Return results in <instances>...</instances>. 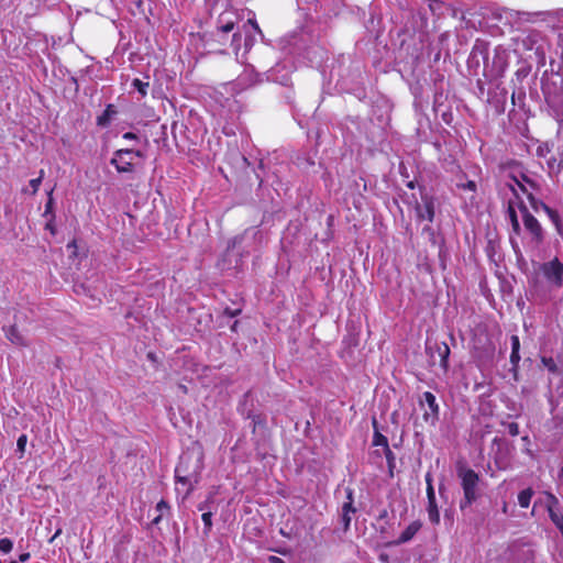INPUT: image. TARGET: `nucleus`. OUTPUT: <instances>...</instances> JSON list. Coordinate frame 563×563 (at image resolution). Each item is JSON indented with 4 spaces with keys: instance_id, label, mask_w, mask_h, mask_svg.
Here are the masks:
<instances>
[{
    "instance_id": "obj_1",
    "label": "nucleus",
    "mask_w": 563,
    "mask_h": 563,
    "mask_svg": "<svg viewBox=\"0 0 563 563\" xmlns=\"http://www.w3.org/2000/svg\"><path fill=\"white\" fill-rule=\"evenodd\" d=\"M457 477L463 489V499L460 501V509L463 511L471 507L479 496L477 490L479 475L472 468L461 466L457 468Z\"/></svg>"
},
{
    "instance_id": "obj_2",
    "label": "nucleus",
    "mask_w": 563,
    "mask_h": 563,
    "mask_svg": "<svg viewBox=\"0 0 563 563\" xmlns=\"http://www.w3.org/2000/svg\"><path fill=\"white\" fill-rule=\"evenodd\" d=\"M507 191L512 194L515 203L522 200L521 195L529 191L525 184L519 183L510 163L503 168L498 180V192L506 196Z\"/></svg>"
},
{
    "instance_id": "obj_3",
    "label": "nucleus",
    "mask_w": 563,
    "mask_h": 563,
    "mask_svg": "<svg viewBox=\"0 0 563 563\" xmlns=\"http://www.w3.org/2000/svg\"><path fill=\"white\" fill-rule=\"evenodd\" d=\"M189 456H181L175 468L176 482L186 487L187 495L190 494L194 490L195 485L198 484L201 472V465L198 462L191 470L189 467Z\"/></svg>"
},
{
    "instance_id": "obj_4",
    "label": "nucleus",
    "mask_w": 563,
    "mask_h": 563,
    "mask_svg": "<svg viewBox=\"0 0 563 563\" xmlns=\"http://www.w3.org/2000/svg\"><path fill=\"white\" fill-rule=\"evenodd\" d=\"M135 157L144 158L143 152L130 148H120L113 153L110 164L115 167L119 174H132L137 167V163L134 162Z\"/></svg>"
},
{
    "instance_id": "obj_5",
    "label": "nucleus",
    "mask_w": 563,
    "mask_h": 563,
    "mask_svg": "<svg viewBox=\"0 0 563 563\" xmlns=\"http://www.w3.org/2000/svg\"><path fill=\"white\" fill-rule=\"evenodd\" d=\"M517 208L521 213L523 228L530 234L531 241L536 245H541L545 239V233H544V230H543L541 223L530 212L529 208L527 207V205L525 203L523 200H520L517 203Z\"/></svg>"
},
{
    "instance_id": "obj_6",
    "label": "nucleus",
    "mask_w": 563,
    "mask_h": 563,
    "mask_svg": "<svg viewBox=\"0 0 563 563\" xmlns=\"http://www.w3.org/2000/svg\"><path fill=\"white\" fill-rule=\"evenodd\" d=\"M541 271L545 279L556 288L563 285V264L558 257L550 262L543 263Z\"/></svg>"
},
{
    "instance_id": "obj_7",
    "label": "nucleus",
    "mask_w": 563,
    "mask_h": 563,
    "mask_svg": "<svg viewBox=\"0 0 563 563\" xmlns=\"http://www.w3.org/2000/svg\"><path fill=\"white\" fill-rule=\"evenodd\" d=\"M547 497V511L550 520L560 531L563 537V514L560 512V501L558 497L552 493H545Z\"/></svg>"
},
{
    "instance_id": "obj_8",
    "label": "nucleus",
    "mask_w": 563,
    "mask_h": 563,
    "mask_svg": "<svg viewBox=\"0 0 563 563\" xmlns=\"http://www.w3.org/2000/svg\"><path fill=\"white\" fill-rule=\"evenodd\" d=\"M420 406L427 404L429 411L423 413L426 422L434 424L439 419V405L437 404L435 396L431 391H424L419 400Z\"/></svg>"
},
{
    "instance_id": "obj_9",
    "label": "nucleus",
    "mask_w": 563,
    "mask_h": 563,
    "mask_svg": "<svg viewBox=\"0 0 563 563\" xmlns=\"http://www.w3.org/2000/svg\"><path fill=\"white\" fill-rule=\"evenodd\" d=\"M417 216L420 220L432 222L435 214V206L433 197L429 195L421 196V203L416 207Z\"/></svg>"
},
{
    "instance_id": "obj_10",
    "label": "nucleus",
    "mask_w": 563,
    "mask_h": 563,
    "mask_svg": "<svg viewBox=\"0 0 563 563\" xmlns=\"http://www.w3.org/2000/svg\"><path fill=\"white\" fill-rule=\"evenodd\" d=\"M427 492V499H428V517L431 523L439 525L440 523V512L435 500V493L434 487L430 486Z\"/></svg>"
},
{
    "instance_id": "obj_11",
    "label": "nucleus",
    "mask_w": 563,
    "mask_h": 563,
    "mask_svg": "<svg viewBox=\"0 0 563 563\" xmlns=\"http://www.w3.org/2000/svg\"><path fill=\"white\" fill-rule=\"evenodd\" d=\"M510 164L514 168L515 175L517 176L519 183L525 184L528 190L532 192L533 190L539 189V184L527 175L521 163L511 162Z\"/></svg>"
},
{
    "instance_id": "obj_12",
    "label": "nucleus",
    "mask_w": 563,
    "mask_h": 563,
    "mask_svg": "<svg viewBox=\"0 0 563 563\" xmlns=\"http://www.w3.org/2000/svg\"><path fill=\"white\" fill-rule=\"evenodd\" d=\"M422 527V522L420 520L412 521L399 536V538L395 541V544H404L409 542L415 538V536L419 532Z\"/></svg>"
},
{
    "instance_id": "obj_13",
    "label": "nucleus",
    "mask_w": 563,
    "mask_h": 563,
    "mask_svg": "<svg viewBox=\"0 0 563 563\" xmlns=\"http://www.w3.org/2000/svg\"><path fill=\"white\" fill-rule=\"evenodd\" d=\"M118 114V110L114 104H107L103 112L97 117L96 123L98 126L107 128L110 125L112 119Z\"/></svg>"
},
{
    "instance_id": "obj_14",
    "label": "nucleus",
    "mask_w": 563,
    "mask_h": 563,
    "mask_svg": "<svg viewBox=\"0 0 563 563\" xmlns=\"http://www.w3.org/2000/svg\"><path fill=\"white\" fill-rule=\"evenodd\" d=\"M517 203L512 199H509L507 202V214L511 223V229L514 234L519 236L521 234V227L518 220L517 211H516Z\"/></svg>"
},
{
    "instance_id": "obj_15",
    "label": "nucleus",
    "mask_w": 563,
    "mask_h": 563,
    "mask_svg": "<svg viewBox=\"0 0 563 563\" xmlns=\"http://www.w3.org/2000/svg\"><path fill=\"white\" fill-rule=\"evenodd\" d=\"M372 426L374 429L372 444L374 446H383L384 449L388 448L389 446L388 439L383 433H380V431L378 429V422L375 417L372 418Z\"/></svg>"
},
{
    "instance_id": "obj_16",
    "label": "nucleus",
    "mask_w": 563,
    "mask_h": 563,
    "mask_svg": "<svg viewBox=\"0 0 563 563\" xmlns=\"http://www.w3.org/2000/svg\"><path fill=\"white\" fill-rule=\"evenodd\" d=\"M5 336L13 344L19 346H27V342L24 336L20 333L16 325H10L5 331Z\"/></svg>"
},
{
    "instance_id": "obj_17",
    "label": "nucleus",
    "mask_w": 563,
    "mask_h": 563,
    "mask_svg": "<svg viewBox=\"0 0 563 563\" xmlns=\"http://www.w3.org/2000/svg\"><path fill=\"white\" fill-rule=\"evenodd\" d=\"M437 350L440 357V366L446 372L449 368L450 347L446 343L442 342L437 345Z\"/></svg>"
},
{
    "instance_id": "obj_18",
    "label": "nucleus",
    "mask_w": 563,
    "mask_h": 563,
    "mask_svg": "<svg viewBox=\"0 0 563 563\" xmlns=\"http://www.w3.org/2000/svg\"><path fill=\"white\" fill-rule=\"evenodd\" d=\"M526 196L528 198V201L530 203L531 209L534 212L538 213L540 210L545 212V211L549 210L550 207L545 202H543L542 200L536 198V196L533 195L532 191L529 190Z\"/></svg>"
},
{
    "instance_id": "obj_19",
    "label": "nucleus",
    "mask_w": 563,
    "mask_h": 563,
    "mask_svg": "<svg viewBox=\"0 0 563 563\" xmlns=\"http://www.w3.org/2000/svg\"><path fill=\"white\" fill-rule=\"evenodd\" d=\"M534 492L531 487L521 490L518 494V504L521 508H528Z\"/></svg>"
},
{
    "instance_id": "obj_20",
    "label": "nucleus",
    "mask_w": 563,
    "mask_h": 563,
    "mask_svg": "<svg viewBox=\"0 0 563 563\" xmlns=\"http://www.w3.org/2000/svg\"><path fill=\"white\" fill-rule=\"evenodd\" d=\"M169 509L170 507L167 501H165L164 499L159 500L156 505V511L158 512V515L155 518H153L152 523L155 526L158 525L162 521L164 514L168 512Z\"/></svg>"
},
{
    "instance_id": "obj_21",
    "label": "nucleus",
    "mask_w": 563,
    "mask_h": 563,
    "mask_svg": "<svg viewBox=\"0 0 563 563\" xmlns=\"http://www.w3.org/2000/svg\"><path fill=\"white\" fill-rule=\"evenodd\" d=\"M545 213L551 220V222L554 224L556 232L559 234H562V220L559 212L550 207L549 210L545 211Z\"/></svg>"
},
{
    "instance_id": "obj_22",
    "label": "nucleus",
    "mask_w": 563,
    "mask_h": 563,
    "mask_svg": "<svg viewBox=\"0 0 563 563\" xmlns=\"http://www.w3.org/2000/svg\"><path fill=\"white\" fill-rule=\"evenodd\" d=\"M132 86L139 91V93L142 96V97H146L147 95V89L150 87V82L148 81H142L141 79L139 78H134L132 80Z\"/></svg>"
},
{
    "instance_id": "obj_23",
    "label": "nucleus",
    "mask_w": 563,
    "mask_h": 563,
    "mask_svg": "<svg viewBox=\"0 0 563 563\" xmlns=\"http://www.w3.org/2000/svg\"><path fill=\"white\" fill-rule=\"evenodd\" d=\"M427 230L430 232V241L432 245H437L439 247V257L442 258V255L444 253V239L441 238L439 240L433 230H431L430 228H428Z\"/></svg>"
},
{
    "instance_id": "obj_24",
    "label": "nucleus",
    "mask_w": 563,
    "mask_h": 563,
    "mask_svg": "<svg viewBox=\"0 0 563 563\" xmlns=\"http://www.w3.org/2000/svg\"><path fill=\"white\" fill-rule=\"evenodd\" d=\"M384 454H385V457H386V461H387V466H388V471L390 473V475L393 476V471L396 466V456L394 454V452L390 450V448H386L384 449Z\"/></svg>"
},
{
    "instance_id": "obj_25",
    "label": "nucleus",
    "mask_w": 563,
    "mask_h": 563,
    "mask_svg": "<svg viewBox=\"0 0 563 563\" xmlns=\"http://www.w3.org/2000/svg\"><path fill=\"white\" fill-rule=\"evenodd\" d=\"M541 363L542 365L552 374H556L559 372V368H558V365L555 363V361L553 360V357H547V356H541Z\"/></svg>"
},
{
    "instance_id": "obj_26",
    "label": "nucleus",
    "mask_w": 563,
    "mask_h": 563,
    "mask_svg": "<svg viewBox=\"0 0 563 563\" xmlns=\"http://www.w3.org/2000/svg\"><path fill=\"white\" fill-rule=\"evenodd\" d=\"M44 175H45L44 169H41L38 173V177L30 180V186L32 188L31 195H36V192L38 191V188L43 181Z\"/></svg>"
},
{
    "instance_id": "obj_27",
    "label": "nucleus",
    "mask_w": 563,
    "mask_h": 563,
    "mask_svg": "<svg viewBox=\"0 0 563 563\" xmlns=\"http://www.w3.org/2000/svg\"><path fill=\"white\" fill-rule=\"evenodd\" d=\"M347 499H349V501L343 504L342 514L350 515L351 512H355L356 511V509L353 507L352 490L347 492Z\"/></svg>"
},
{
    "instance_id": "obj_28",
    "label": "nucleus",
    "mask_w": 563,
    "mask_h": 563,
    "mask_svg": "<svg viewBox=\"0 0 563 563\" xmlns=\"http://www.w3.org/2000/svg\"><path fill=\"white\" fill-rule=\"evenodd\" d=\"M201 519H202V522L205 526V533H209L212 528V512L211 511L203 512L201 516Z\"/></svg>"
},
{
    "instance_id": "obj_29",
    "label": "nucleus",
    "mask_w": 563,
    "mask_h": 563,
    "mask_svg": "<svg viewBox=\"0 0 563 563\" xmlns=\"http://www.w3.org/2000/svg\"><path fill=\"white\" fill-rule=\"evenodd\" d=\"M13 549V542L9 538L0 539V551L3 553H10Z\"/></svg>"
},
{
    "instance_id": "obj_30",
    "label": "nucleus",
    "mask_w": 563,
    "mask_h": 563,
    "mask_svg": "<svg viewBox=\"0 0 563 563\" xmlns=\"http://www.w3.org/2000/svg\"><path fill=\"white\" fill-rule=\"evenodd\" d=\"M520 362V354L517 351H511L510 353V364L512 366V371L515 372V375L517 374V369L519 367Z\"/></svg>"
},
{
    "instance_id": "obj_31",
    "label": "nucleus",
    "mask_w": 563,
    "mask_h": 563,
    "mask_svg": "<svg viewBox=\"0 0 563 563\" xmlns=\"http://www.w3.org/2000/svg\"><path fill=\"white\" fill-rule=\"evenodd\" d=\"M26 443H27V437L26 434H21L19 438H18V441H16V448H18V451L21 452V454L24 453L25 451V446H26Z\"/></svg>"
},
{
    "instance_id": "obj_32",
    "label": "nucleus",
    "mask_w": 563,
    "mask_h": 563,
    "mask_svg": "<svg viewBox=\"0 0 563 563\" xmlns=\"http://www.w3.org/2000/svg\"><path fill=\"white\" fill-rule=\"evenodd\" d=\"M235 26V23L233 21H228L223 24H221L218 29L219 31L223 32V33H229L231 31H233Z\"/></svg>"
},
{
    "instance_id": "obj_33",
    "label": "nucleus",
    "mask_w": 563,
    "mask_h": 563,
    "mask_svg": "<svg viewBox=\"0 0 563 563\" xmlns=\"http://www.w3.org/2000/svg\"><path fill=\"white\" fill-rule=\"evenodd\" d=\"M459 187H461L464 190H470L472 192H475L477 190V185L474 180H468L467 183L462 184Z\"/></svg>"
},
{
    "instance_id": "obj_34",
    "label": "nucleus",
    "mask_w": 563,
    "mask_h": 563,
    "mask_svg": "<svg viewBox=\"0 0 563 563\" xmlns=\"http://www.w3.org/2000/svg\"><path fill=\"white\" fill-rule=\"evenodd\" d=\"M510 342H511V351L519 352L520 351V339H519V336L517 334L511 335Z\"/></svg>"
},
{
    "instance_id": "obj_35",
    "label": "nucleus",
    "mask_w": 563,
    "mask_h": 563,
    "mask_svg": "<svg viewBox=\"0 0 563 563\" xmlns=\"http://www.w3.org/2000/svg\"><path fill=\"white\" fill-rule=\"evenodd\" d=\"M508 433L511 437H517L519 434V424L517 422L508 423Z\"/></svg>"
},
{
    "instance_id": "obj_36",
    "label": "nucleus",
    "mask_w": 563,
    "mask_h": 563,
    "mask_svg": "<svg viewBox=\"0 0 563 563\" xmlns=\"http://www.w3.org/2000/svg\"><path fill=\"white\" fill-rule=\"evenodd\" d=\"M241 313V309H231L229 307H227L224 310H223V314L229 317V318H233V317H236Z\"/></svg>"
},
{
    "instance_id": "obj_37",
    "label": "nucleus",
    "mask_w": 563,
    "mask_h": 563,
    "mask_svg": "<svg viewBox=\"0 0 563 563\" xmlns=\"http://www.w3.org/2000/svg\"><path fill=\"white\" fill-rule=\"evenodd\" d=\"M247 23L253 27V30L258 33L260 35H263L262 29L260 27L258 23L255 19H249Z\"/></svg>"
},
{
    "instance_id": "obj_38",
    "label": "nucleus",
    "mask_w": 563,
    "mask_h": 563,
    "mask_svg": "<svg viewBox=\"0 0 563 563\" xmlns=\"http://www.w3.org/2000/svg\"><path fill=\"white\" fill-rule=\"evenodd\" d=\"M342 521H343V525H344V529H349L350 527V523H351V517L350 515L347 514H342Z\"/></svg>"
},
{
    "instance_id": "obj_39",
    "label": "nucleus",
    "mask_w": 563,
    "mask_h": 563,
    "mask_svg": "<svg viewBox=\"0 0 563 563\" xmlns=\"http://www.w3.org/2000/svg\"><path fill=\"white\" fill-rule=\"evenodd\" d=\"M241 33L236 32L232 35V44H236L238 47H240L241 42Z\"/></svg>"
},
{
    "instance_id": "obj_40",
    "label": "nucleus",
    "mask_w": 563,
    "mask_h": 563,
    "mask_svg": "<svg viewBox=\"0 0 563 563\" xmlns=\"http://www.w3.org/2000/svg\"><path fill=\"white\" fill-rule=\"evenodd\" d=\"M52 191H53V190H51V191H49V194H48V200H47V202H46V205H45V211H46V212H48V211L52 209V206H53Z\"/></svg>"
},
{
    "instance_id": "obj_41",
    "label": "nucleus",
    "mask_w": 563,
    "mask_h": 563,
    "mask_svg": "<svg viewBox=\"0 0 563 563\" xmlns=\"http://www.w3.org/2000/svg\"><path fill=\"white\" fill-rule=\"evenodd\" d=\"M122 137L124 140H137V135L133 132H125Z\"/></svg>"
},
{
    "instance_id": "obj_42",
    "label": "nucleus",
    "mask_w": 563,
    "mask_h": 563,
    "mask_svg": "<svg viewBox=\"0 0 563 563\" xmlns=\"http://www.w3.org/2000/svg\"><path fill=\"white\" fill-rule=\"evenodd\" d=\"M268 562L269 563H286L283 559L275 556V555L268 556Z\"/></svg>"
},
{
    "instance_id": "obj_43",
    "label": "nucleus",
    "mask_w": 563,
    "mask_h": 563,
    "mask_svg": "<svg viewBox=\"0 0 563 563\" xmlns=\"http://www.w3.org/2000/svg\"><path fill=\"white\" fill-rule=\"evenodd\" d=\"M432 482H433L432 475H431L430 472H428L426 474V484H427V488L426 489H428L430 486H433Z\"/></svg>"
},
{
    "instance_id": "obj_44",
    "label": "nucleus",
    "mask_w": 563,
    "mask_h": 563,
    "mask_svg": "<svg viewBox=\"0 0 563 563\" xmlns=\"http://www.w3.org/2000/svg\"><path fill=\"white\" fill-rule=\"evenodd\" d=\"M63 530L62 528H58L55 533L48 539V543H53L56 538H58L62 534Z\"/></svg>"
},
{
    "instance_id": "obj_45",
    "label": "nucleus",
    "mask_w": 563,
    "mask_h": 563,
    "mask_svg": "<svg viewBox=\"0 0 563 563\" xmlns=\"http://www.w3.org/2000/svg\"><path fill=\"white\" fill-rule=\"evenodd\" d=\"M30 558H31L30 552H24V553H21V554L19 555V561H20V562H26V561H29V560H30Z\"/></svg>"
},
{
    "instance_id": "obj_46",
    "label": "nucleus",
    "mask_w": 563,
    "mask_h": 563,
    "mask_svg": "<svg viewBox=\"0 0 563 563\" xmlns=\"http://www.w3.org/2000/svg\"><path fill=\"white\" fill-rule=\"evenodd\" d=\"M179 389L184 393V394H187L188 393V389H187V386L186 385H183V384H179Z\"/></svg>"
},
{
    "instance_id": "obj_47",
    "label": "nucleus",
    "mask_w": 563,
    "mask_h": 563,
    "mask_svg": "<svg viewBox=\"0 0 563 563\" xmlns=\"http://www.w3.org/2000/svg\"><path fill=\"white\" fill-rule=\"evenodd\" d=\"M67 247H76V241H71L70 243H68Z\"/></svg>"
},
{
    "instance_id": "obj_48",
    "label": "nucleus",
    "mask_w": 563,
    "mask_h": 563,
    "mask_svg": "<svg viewBox=\"0 0 563 563\" xmlns=\"http://www.w3.org/2000/svg\"><path fill=\"white\" fill-rule=\"evenodd\" d=\"M46 228L54 234V228L49 223L46 224Z\"/></svg>"
},
{
    "instance_id": "obj_49",
    "label": "nucleus",
    "mask_w": 563,
    "mask_h": 563,
    "mask_svg": "<svg viewBox=\"0 0 563 563\" xmlns=\"http://www.w3.org/2000/svg\"><path fill=\"white\" fill-rule=\"evenodd\" d=\"M503 511H504V512H506V511H507V504H506V503L504 504Z\"/></svg>"
},
{
    "instance_id": "obj_50",
    "label": "nucleus",
    "mask_w": 563,
    "mask_h": 563,
    "mask_svg": "<svg viewBox=\"0 0 563 563\" xmlns=\"http://www.w3.org/2000/svg\"><path fill=\"white\" fill-rule=\"evenodd\" d=\"M198 509H199V510H203V509H205L203 505H202V504H200V505L198 506Z\"/></svg>"
},
{
    "instance_id": "obj_51",
    "label": "nucleus",
    "mask_w": 563,
    "mask_h": 563,
    "mask_svg": "<svg viewBox=\"0 0 563 563\" xmlns=\"http://www.w3.org/2000/svg\"><path fill=\"white\" fill-rule=\"evenodd\" d=\"M236 324H238V321H235L234 324L232 325V330L236 329Z\"/></svg>"
},
{
    "instance_id": "obj_52",
    "label": "nucleus",
    "mask_w": 563,
    "mask_h": 563,
    "mask_svg": "<svg viewBox=\"0 0 563 563\" xmlns=\"http://www.w3.org/2000/svg\"><path fill=\"white\" fill-rule=\"evenodd\" d=\"M408 187H409V188H413V183H409V184H408Z\"/></svg>"
}]
</instances>
